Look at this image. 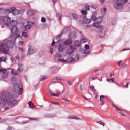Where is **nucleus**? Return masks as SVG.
Instances as JSON below:
<instances>
[{
	"label": "nucleus",
	"mask_w": 130,
	"mask_h": 130,
	"mask_svg": "<svg viewBox=\"0 0 130 130\" xmlns=\"http://www.w3.org/2000/svg\"><path fill=\"white\" fill-rule=\"evenodd\" d=\"M11 33L13 34L10 37L9 40L5 39L3 41V43L0 45V52L7 54L9 51V48H13L16 42V39L17 37H20V35L17 34L18 32V28L17 26L10 27Z\"/></svg>",
	"instance_id": "1"
},
{
	"label": "nucleus",
	"mask_w": 130,
	"mask_h": 130,
	"mask_svg": "<svg viewBox=\"0 0 130 130\" xmlns=\"http://www.w3.org/2000/svg\"><path fill=\"white\" fill-rule=\"evenodd\" d=\"M18 103V101L14 99V96L11 95L9 92L2 93L1 97L0 96V104H3V105L7 104L10 106H15Z\"/></svg>",
	"instance_id": "2"
},
{
	"label": "nucleus",
	"mask_w": 130,
	"mask_h": 130,
	"mask_svg": "<svg viewBox=\"0 0 130 130\" xmlns=\"http://www.w3.org/2000/svg\"><path fill=\"white\" fill-rule=\"evenodd\" d=\"M1 18L2 20V22H4L5 25H6L7 26H9V25H10L11 27H14V26H17V24H18V22L16 20L11 21V19L9 17L5 16Z\"/></svg>",
	"instance_id": "3"
},
{
	"label": "nucleus",
	"mask_w": 130,
	"mask_h": 130,
	"mask_svg": "<svg viewBox=\"0 0 130 130\" xmlns=\"http://www.w3.org/2000/svg\"><path fill=\"white\" fill-rule=\"evenodd\" d=\"M128 0H117L116 3L114 4V8L117 10H120L122 9V5L124 3H127Z\"/></svg>",
	"instance_id": "4"
},
{
	"label": "nucleus",
	"mask_w": 130,
	"mask_h": 130,
	"mask_svg": "<svg viewBox=\"0 0 130 130\" xmlns=\"http://www.w3.org/2000/svg\"><path fill=\"white\" fill-rule=\"evenodd\" d=\"M5 11L6 13H12L13 16H17V15H19L20 14V10L17 9L16 7H11L9 9H6Z\"/></svg>",
	"instance_id": "5"
},
{
	"label": "nucleus",
	"mask_w": 130,
	"mask_h": 130,
	"mask_svg": "<svg viewBox=\"0 0 130 130\" xmlns=\"http://www.w3.org/2000/svg\"><path fill=\"white\" fill-rule=\"evenodd\" d=\"M14 92L18 94V95H22V93H23V87H20V85L18 84H14Z\"/></svg>",
	"instance_id": "6"
},
{
	"label": "nucleus",
	"mask_w": 130,
	"mask_h": 130,
	"mask_svg": "<svg viewBox=\"0 0 130 130\" xmlns=\"http://www.w3.org/2000/svg\"><path fill=\"white\" fill-rule=\"evenodd\" d=\"M0 73H2V77L3 79H7L9 77V72L6 69L0 68Z\"/></svg>",
	"instance_id": "7"
},
{
	"label": "nucleus",
	"mask_w": 130,
	"mask_h": 130,
	"mask_svg": "<svg viewBox=\"0 0 130 130\" xmlns=\"http://www.w3.org/2000/svg\"><path fill=\"white\" fill-rule=\"evenodd\" d=\"M75 58L70 57L68 58L66 60H64L63 59H60L58 60V61H61V62H68V63H70L71 62L75 61Z\"/></svg>",
	"instance_id": "8"
},
{
	"label": "nucleus",
	"mask_w": 130,
	"mask_h": 130,
	"mask_svg": "<svg viewBox=\"0 0 130 130\" xmlns=\"http://www.w3.org/2000/svg\"><path fill=\"white\" fill-rule=\"evenodd\" d=\"M36 52V50H34L33 47H30L28 49V51L27 52V55H31V54H33Z\"/></svg>",
	"instance_id": "9"
},
{
	"label": "nucleus",
	"mask_w": 130,
	"mask_h": 130,
	"mask_svg": "<svg viewBox=\"0 0 130 130\" xmlns=\"http://www.w3.org/2000/svg\"><path fill=\"white\" fill-rule=\"evenodd\" d=\"M28 25H26L24 28H25V30L27 31V30H30L31 28H32V26L30 25V24H33V22L28 21Z\"/></svg>",
	"instance_id": "10"
},
{
	"label": "nucleus",
	"mask_w": 130,
	"mask_h": 130,
	"mask_svg": "<svg viewBox=\"0 0 130 130\" xmlns=\"http://www.w3.org/2000/svg\"><path fill=\"white\" fill-rule=\"evenodd\" d=\"M72 43H73V41H72V39H68L64 42V44L65 45H70V44H72Z\"/></svg>",
	"instance_id": "11"
},
{
	"label": "nucleus",
	"mask_w": 130,
	"mask_h": 130,
	"mask_svg": "<svg viewBox=\"0 0 130 130\" xmlns=\"http://www.w3.org/2000/svg\"><path fill=\"white\" fill-rule=\"evenodd\" d=\"M104 97H105L104 95H101L100 96V100L101 101L100 105H104V104H105V100L102 99V98H104Z\"/></svg>",
	"instance_id": "12"
},
{
	"label": "nucleus",
	"mask_w": 130,
	"mask_h": 130,
	"mask_svg": "<svg viewBox=\"0 0 130 130\" xmlns=\"http://www.w3.org/2000/svg\"><path fill=\"white\" fill-rule=\"evenodd\" d=\"M23 70H24V66H23V64H20V65H19L18 68V73H21V72H23Z\"/></svg>",
	"instance_id": "13"
},
{
	"label": "nucleus",
	"mask_w": 130,
	"mask_h": 130,
	"mask_svg": "<svg viewBox=\"0 0 130 130\" xmlns=\"http://www.w3.org/2000/svg\"><path fill=\"white\" fill-rule=\"evenodd\" d=\"M92 22V20L90 19L85 18L83 19V22L84 24H90Z\"/></svg>",
	"instance_id": "14"
},
{
	"label": "nucleus",
	"mask_w": 130,
	"mask_h": 130,
	"mask_svg": "<svg viewBox=\"0 0 130 130\" xmlns=\"http://www.w3.org/2000/svg\"><path fill=\"white\" fill-rule=\"evenodd\" d=\"M48 93H49V95H50L51 96H53V97H59V95H58V94H56L55 93H53V92H52V91H51V90H49L48 91Z\"/></svg>",
	"instance_id": "15"
},
{
	"label": "nucleus",
	"mask_w": 130,
	"mask_h": 130,
	"mask_svg": "<svg viewBox=\"0 0 130 130\" xmlns=\"http://www.w3.org/2000/svg\"><path fill=\"white\" fill-rule=\"evenodd\" d=\"M81 42L79 41H75L74 43V44L75 46H77V47H79L81 45Z\"/></svg>",
	"instance_id": "16"
},
{
	"label": "nucleus",
	"mask_w": 130,
	"mask_h": 130,
	"mask_svg": "<svg viewBox=\"0 0 130 130\" xmlns=\"http://www.w3.org/2000/svg\"><path fill=\"white\" fill-rule=\"evenodd\" d=\"M27 14L29 16H33V15L35 14V12H34V11L33 10H29L28 11H27Z\"/></svg>",
	"instance_id": "17"
},
{
	"label": "nucleus",
	"mask_w": 130,
	"mask_h": 130,
	"mask_svg": "<svg viewBox=\"0 0 130 130\" xmlns=\"http://www.w3.org/2000/svg\"><path fill=\"white\" fill-rule=\"evenodd\" d=\"M12 75H15V76L18 75V74H20V72H18V70L16 71L15 70H12L11 71Z\"/></svg>",
	"instance_id": "18"
},
{
	"label": "nucleus",
	"mask_w": 130,
	"mask_h": 130,
	"mask_svg": "<svg viewBox=\"0 0 130 130\" xmlns=\"http://www.w3.org/2000/svg\"><path fill=\"white\" fill-rule=\"evenodd\" d=\"M92 26L94 27V28H100V23H99V22H95L92 24Z\"/></svg>",
	"instance_id": "19"
},
{
	"label": "nucleus",
	"mask_w": 130,
	"mask_h": 130,
	"mask_svg": "<svg viewBox=\"0 0 130 130\" xmlns=\"http://www.w3.org/2000/svg\"><path fill=\"white\" fill-rule=\"evenodd\" d=\"M73 52H74V50L69 49H68V50L66 51V54L71 55V54H72V53H73Z\"/></svg>",
	"instance_id": "20"
},
{
	"label": "nucleus",
	"mask_w": 130,
	"mask_h": 130,
	"mask_svg": "<svg viewBox=\"0 0 130 130\" xmlns=\"http://www.w3.org/2000/svg\"><path fill=\"white\" fill-rule=\"evenodd\" d=\"M28 105L30 108H34L35 107V105H34V104L32 101H29L28 103Z\"/></svg>",
	"instance_id": "21"
},
{
	"label": "nucleus",
	"mask_w": 130,
	"mask_h": 130,
	"mask_svg": "<svg viewBox=\"0 0 130 130\" xmlns=\"http://www.w3.org/2000/svg\"><path fill=\"white\" fill-rule=\"evenodd\" d=\"M87 41H88V40L86 38H83L80 40L81 43H86Z\"/></svg>",
	"instance_id": "22"
},
{
	"label": "nucleus",
	"mask_w": 130,
	"mask_h": 130,
	"mask_svg": "<svg viewBox=\"0 0 130 130\" xmlns=\"http://www.w3.org/2000/svg\"><path fill=\"white\" fill-rule=\"evenodd\" d=\"M6 60H7L6 57L3 56L0 57V62H2V61H4V62H6Z\"/></svg>",
	"instance_id": "23"
},
{
	"label": "nucleus",
	"mask_w": 130,
	"mask_h": 130,
	"mask_svg": "<svg viewBox=\"0 0 130 130\" xmlns=\"http://www.w3.org/2000/svg\"><path fill=\"white\" fill-rule=\"evenodd\" d=\"M97 23H99V24H101V23L102 22V17H99L96 19Z\"/></svg>",
	"instance_id": "24"
},
{
	"label": "nucleus",
	"mask_w": 130,
	"mask_h": 130,
	"mask_svg": "<svg viewBox=\"0 0 130 130\" xmlns=\"http://www.w3.org/2000/svg\"><path fill=\"white\" fill-rule=\"evenodd\" d=\"M64 50V48H63V46L62 45H61L59 47V51L60 52H62Z\"/></svg>",
	"instance_id": "25"
},
{
	"label": "nucleus",
	"mask_w": 130,
	"mask_h": 130,
	"mask_svg": "<svg viewBox=\"0 0 130 130\" xmlns=\"http://www.w3.org/2000/svg\"><path fill=\"white\" fill-rule=\"evenodd\" d=\"M73 19L74 20H78V15L76 14H72V15Z\"/></svg>",
	"instance_id": "26"
},
{
	"label": "nucleus",
	"mask_w": 130,
	"mask_h": 130,
	"mask_svg": "<svg viewBox=\"0 0 130 130\" xmlns=\"http://www.w3.org/2000/svg\"><path fill=\"white\" fill-rule=\"evenodd\" d=\"M22 36H23V37H25V38L27 37H29V35L27 32H22Z\"/></svg>",
	"instance_id": "27"
},
{
	"label": "nucleus",
	"mask_w": 130,
	"mask_h": 130,
	"mask_svg": "<svg viewBox=\"0 0 130 130\" xmlns=\"http://www.w3.org/2000/svg\"><path fill=\"white\" fill-rule=\"evenodd\" d=\"M81 12L82 15H87L88 14V12L86 10H81Z\"/></svg>",
	"instance_id": "28"
},
{
	"label": "nucleus",
	"mask_w": 130,
	"mask_h": 130,
	"mask_svg": "<svg viewBox=\"0 0 130 130\" xmlns=\"http://www.w3.org/2000/svg\"><path fill=\"white\" fill-rule=\"evenodd\" d=\"M85 9H86L87 10H90V6L88 4L85 5Z\"/></svg>",
	"instance_id": "29"
},
{
	"label": "nucleus",
	"mask_w": 130,
	"mask_h": 130,
	"mask_svg": "<svg viewBox=\"0 0 130 130\" xmlns=\"http://www.w3.org/2000/svg\"><path fill=\"white\" fill-rule=\"evenodd\" d=\"M91 20H92V21H96L97 18H96L95 15H92L91 16Z\"/></svg>",
	"instance_id": "30"
},
{
	"label": "nucleus",
	"mask_w": 130,
	"mask_h": 130,
	"mask_svg": "<svg viewBox=\"0 0 130 130\" xmlns=\"http://www.w3.org/2000/svg\"><path fill=\"white\" fill-rule=\"evenodd\" d=\"M89 53H90V50L89 49H86V50H84V54H87Z\"/></svg>",
	"instance_id": "31"
},
{
	"label": "nucleus",
	"mask_w": 130,
	"mask_h": 130,
	"mask_svg": "<svg viewBox=\"0 0 130 130\" xmlns=\"http://www.w3.org/2000/svg\"><path fill=\"white\" fill-rule=\"evenodd\" d=\"M97 123H99V124H100L101 125H103V126H105V124L102 121H98L97 122Z\"/></svg>",
	"instance_id": "32"
},
{
	"label": "nucleus",
	"mask_w": 130,
	"mask_h": 130,
	"mask_svg": "<svg viewBox=\"0 0 130 130\" xmlns=\"http://www.w3.org/2000/svg\"><path fill=\"white\" fill-rule=\"evenodd\" d=\"M103 30V27L100 26V27H99L98 32H99V33H100V32H102Z\"/></svg>",
	"instance_id": "33"
},
{
	"label": "nucleus",
	"mask_w": 130,
	"mask_h": 130,
	"mask_svg": "<svg viewBox=\"0 0 130 130\" xmlns=\"http://www.w3.org/2000/svg\"><path fill=\"white\" fill-rule=\"evenodd\" d=\"M114 107L116 108V110H118V111H121L123 110L122 109L119 108L117 107V106H114Z\"/></svg>",
	"instance_id": "34"
},
{
	"label": "nucleus",
	"mask_w": 130,
	"mask_h": 130,
	"mask_svg": "<svg viewBox=\"0 0 130 130\" xmlns=\"http://www.w3.org/2000/svg\"><path fill=\"white\" fill-rule=\"evenodd\" d=\"M70 47L71 50H73V51H74V50H76V47H75V46H74L73 45H70Z\"/></svg>",
	"instance_id": "35"
},
{
	"label": "nucleus",
	"mask_w": 130,
	"mask_h": 130,
	"mask_svg": "<svg viewBox=\"0 0 130 130\" xmlns=\"http://www.w3.org/2000/svg\"><path fill=\"white\" fill-rule=\"evenodd\" d=\"M107 81H111L112 83H114V78H111L110 79H107Z\"/></svg>",
	"instance_id": "36"
},
{
	"label": "nucleus",
	"mask_w": 130,
	"mask_h": 130,
	"mask_svg": "<svg viewBox=\"0 0 130 130\" xmlns=\"http://www.w3.org/2000/svg\"><path fill=\"white\" fill-rule=\"evenodd\" d=\"M74 119H76V120H81L82 119L79 117H77L76 116H74Z\"/></svg>",
	"instance_id": "37"
},
{
	"label": "nucleus",
	"mask_w": 130,
	"mask_h": 130,
	"mask_svg": "<svg viewBox=\"0 0 130 130\" xmlns=\"http://www.w3.org/2000/svg\"><path fill=\"white\" fill-rule=\"evenodd\" d=\"M85 49H90V46L88 44H86L85 46Z\"/></svg>",
	"instance_id": "38"
},
{
	"label": "nucleus",
	"mask_w": 130,
	"mask_h": 130,
	"mask_svg": "<svg viewBox=\"0 0 130 130\" xmlns=\"http://www.w3.org/2000/svg\"><path fill=\"white\" fill-rule=\"evenodd\" d=\"M56 17H58L59 18V20L62 17V15L61 14H57Z\"/></svg>",
	"instance_id": "39"
},
{
	"label": "nucleus",
	"mask_w": 130,
	"mask_h": 130,
	"mask_svg": "<svg viewBox=\"0 0 130 130\" xmlns=\"http://www.w3.org/2000/svg\"><path fill=\"white\" fill-rule=\"evenodd\" d=\"M41 21L42 22V23H45V22L46 21V20L44 17H42L41 18Z\"/></svg>",
	"instance_id": "40"
},
{
	"label": "nucleus",
	"mask_w": 130,
	"mask_h": 130,
	"mask_svg": "<svg viewBox=\"0 0 130 130\" xmlns=\"http://www.w3.org/2000/svg\"><path fill=\"white\" fill-rule=\"evenodd\" d=\"M45 79H46V77H45V76H42V77H41V78H40V81H44V80H45Z\"/></svg>",
	"instance_id": "41"
},
{
	"label": "nucleus",
	"mask_w": 130,
	"mask_h": 130,
	"mask_svg": "<svg viewBox=\"0 0 130 130\" xmlns=\"http://www.w3.org/2000/svg\"><path fill=\"white\" fill-rule=\"evenodd\" d=\"M23 45H24V42H23V41H19V45H21V46H23Z\"/></svg>",
	"instance_id": "42"
},
{
	"label": "nucleus",
	"mask_w": 130,
	"mask_h": 130,
	"mask_svg": "<svg viewBox=\"0 0 130 130\" xmlns=\"http://www.w3.org/2000/svg\"><path fill=\"white\" fill-rule=\"evenodd\" d=\"M90 89L93 90V91H96V89H95V87H94L93 86H91L90 87Z\"/></svg>",
	"instance_id": "43"
},
{
	"label": "nucleus",
	"mask_w": 130,
	"mask_h": 130,
	"mask_svg": "<svg viewBox=\"0 0 130 130\" xmlns=\"http://www.w3.org/2000/svg\"><path fill=\"white\" fill-rule=\"evenodd\" d=\"M68 118H69V119H74V118H75V116H70L68 117Z\"/></svg>",
	"instance_id": "44"
},
{
	"label": "nucleus",
	"mask_w": 130,
	"mask_h": 130,
	"mask_svg": "<svg viewBox=\"0 0 130 130\" xmlns=\"http://www.w3.org/2000/svg\"><path fill=\"white\" fill-rule=\"evenodd\" d=\"M56 57H59V58H61V55L60 54H56Z\"/></svg>",
	"instance_id": "45"
},
{
	"label": "nucleus",
	"mask_w": 130,
	"mask_h": 130,
	"mask_svg": "<svg viewBox=\"0 0 130 130\" xmlns=\"http://www.w3.org/2000/svg\"><path fill=\"white\" fill-rule=\"evenodd\" d=\"M121 62H122V61L121 60H120L118 62H117V66H118L119 67L120 66V63H121Z\"/></svg>",
	"instance_id": "46"
},
{
	"label": "nucleus",
	"mask_w": 130,
	"mask_h": 130,
	"mask_svg": "<svg viewBox=\"0 0 130 130\" xmlns=\"http://www.w3.org/2000/svg\"><path fill=\"white\" fill-rule=\"evenodd\" d=\"M129 85V83H127V84L125 86H123L124 88H126V89H127V88H128V85Z\"/></svg>",
	"instance_id": "47"
},
{
	"label": "nucleus",
	"mask_w": 130,
	"mask_h": 130,
	"mask_svg": "<svg viewBox=\"0 0 130 130\" xmlns=\"http://www.w3.org/2000/svg\"><path fill=\"white\" fill-rule=\"evenodd\" d=\"M19 49L20 50V51H25V48H19Z\"/></svg>",
	"instance_id": "48"
},
{
	"label": "nucleus",
	"mask_w": 130,
	"mask_h": 130,
	"mask_svg": "<svg viewBox=\"0 0 130 130\" xmlns=\"http://www.w3.org/2000/svg\"><path fill=\"white\" fill-rule=\"evenodd\" d=\"M56 79L57 80V81H61V80H62V78L60 77H57Z\"/></svg>",
	"instance_id": "49"
},
{
	"label": "nucleus",
	"mask_w": 130,
	"mask_h": 130,
	"mask_svg": "<svg viewBox=\"0 0 130 130\" xmlns=\"http://www.w3.org/2000/svg\"><path fill=\"white\" fill-rule=\"evenodd\" d=\"M63 100H64V101H66V102H70V100L68 99H63Z\"/></svg>",
	"instance_id": "50"
},
{
	"label": "nucleus",
	"mask_w": 130,
	"mask_h": 130,
	"mask_svg": "<svg viewBox=\"0 0 130 130\" xmlns=\"http://www.w3.org/2000/svg\"><path fill=\"white\" fill-rule=\"evenodd\" d=\"M54 116H55V115L52 114V115H49L48 116V117H54Z\"/></svg>",
	"instance_id": "51"
},
{
	"label": "nucleus",
	"mask_w": 130,
	"mask_h": 130,
	"mask_svg": "<svg viewBox=\"0 0 130 130\" xmlns=\"http://www.w3.org/2000/svg\"><path fill=\"white\" fill-rule=\"evenodd\" d=\"M51 104H54L55 105H56V104H59V103L53 102H51Z\"/></svg>",
	"instance_id": "52"
},
{
	"label": "nucleus",
	"mask_w": 130,
	"mask_h": 130,
	"mask_svg": "<svg viewBox=\"0 0 130 130\" xmlns=\"http://www.w3.org/2000/svg\"><path fill=\"white\" fill-rule=\"evenodd\" d=\"M97 76H94L93 77L91 78L92 80H96L97 79Z\"/></svg>",
	"instance_id": "53"
},
{
	"label": "nucleus",
	"mask_w": 130,
	"mask_h": 130,
	"mask_svg": "<svg viewBox=\"0 0 130 130\" xmlns=\"http://www.w3.org/2000/svg\"><path fill=\"white\" fill-rule=\"evenodd\" d=\"M94 95L95 96V98L96 99H97V98L98 97V95H97V94H96V93L95 92H94Z\"/></svg>",
	"instance_id": "54"
},
{
	"label": "nucleus",
	"mask_w": 130,
	"mask_h": 130,
	"mask_svg": "<svg viewBox=\"0 0 130 130\" xmlns=\"http://www.w3.org/2000/svg\"><path fill=\"white\" fill-rule=\"evenodd\" d=\"M50 50H51L50 53H51V54H52V53H53V48H51V49H50Z\"/></svg>",
	"instance_id": "55"
},
{
	"label": "nucleus",
	"mask_w": 130,
	"mask_h": 130,
	"mask_svg": "<svg viewBox=\"0 0 130 130\" xmlns=\"http://www.w3.org/2000/svg\"><path fill=\"white\" fill-rule=\"evenodd\" d=\"M55 42H54V40H53V42L52 43V46H54V44H55Z\"/></svg>",
	"instance_id": "56"
},
{
	"label": "nucleus",
	"mask_w": 130,
	"mask_h": 130,
	"mask_svg": "<svg viewBox=\"0 0 130 130\" xmlns=\"http://www.w3.org/2000/svg\"><path fill=\"white\" fill-rule=\"evenodd\" d=\"M30 120H37V119L36 118H29Z\"/></svg>",
	"instance_id": "57"
},
{
	"label": "nucleus",
	"mask_w": 130,
	"mask_h": 130,
	"mask_svg": "<svg viewBox=\"0 0 130 130\" xmlns=\"http://www.w3.org/2000/svg\"><path fill=\"white\" fill-rule=\"evenodd\" d=\"M114 75V73H112L110 74V78H111V77H112V76H113Z\"/></svg>",
	"instance_id": "58"
},
{
	"label": "nucleus",
	"mask_w": 130,
	"mask_h": 130,
	"mask_svg": "<svg viewBox=\"0 0 130 130\" xmlns=\"http://www.w3.org/2000/svg\"><path fill=\"white\" fill-rule=\"evenodd\" d=\"M8 129V130H12V129H13V128L12 127H9Z\"/></svg>",
	"instance_id": "59"
},
{
	"label": "nucleus",
	"mask_w": 130,
	"mask_h": 130,
	"mask_svg": "<svg viewBox=\"0 0 130 130\" xmlns=\"http://www.w3.org/2000/svg\"><path fill=\"white\" fill-rule=\"evenodd\" d=\"M103 11H104V12L105 13H106V8H103Z\"/></svg>",
	"instance_id": "60"
},
{
	"label": "nucleus",
	"mask_w": 130,
	"mask_h": 130,
	"mask_svg": "<svg viewBox=\"0 0 130 130\" xmlns=\"http://www.w3.org/2000/svg\"><path fill=\"white\" fill-rule=\"evenodd\" d=\"M57 0H53V3H54V5H55V3H56V1H57Z\"/></svg>",
	"instance_id": "61"
},
{
	"label": "nucleus",
	"mask_w": 130,
	"mask_h": 130,
	"mask_svg": "<svg viewBox=\"0 0 130 130\" xmlns=\"http://www.w3.org/2000/svg\"><path fill=\"white\" fill-rule=\"evenodd\" d=\"M16 59H19L20 58V56H17L16 57Z\"/></svg>",
	"instance_id": "62"
},
{
	"label": "nucleus",
	"mask_w": 130,
	"mask_h": 130,
	"mask_svg": "<svg viewBox=\"0 0 130 130\" xmlns=\"http://www.w3.org/2000/svg\"><path fill=\"white\" fill-rule=\"evenodd\" d=\"M100 2L101 3V4H103V2H104V0H100Z\"/></svg>",
	"instance_id": "63"
},
{
	"label": "nucleus",
	"mask_w": 130,
	"mask_h": 130,
	"mask_svg": "<svg viewBox=\"0 0 130 130\" xmlns=\"http://www.w3.org/2000/svg\"><path fill=\"white\" fill-rule=\"evenodd\" d=\"M68 84H69V85H72V82H70V81H68Z\"/></svg>",
	"instance_id": "64"
}]
</instances>
